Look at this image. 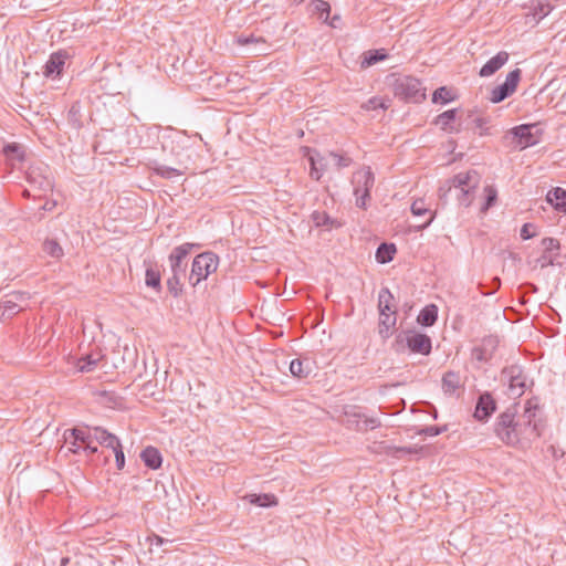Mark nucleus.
<instances>
[{"instance_id": "nucleus-12", "label": "nucleus", "mask_w": 566, "mask_h": 566, "mask_svg": "<svg viewBox=\"0 0 566 566\" xmlns=\"http://www.w3.org/2000/svg\"><path fill=\"white\" fill-rule=\"evenodd\" d=\"M541 245L543 248V252L536 260V263L541 269L558 264L556 260L559 255L560 242L555 238L546 237L542 239Z\"/></svg>"}, {"instance_id": "nucleus-33", "label": "nucleus", "mask_w": 566, "mask_h": 566, "mask_svg": "<svg viewBox=\"0 0 566 566\" xmlns=\"http://www.w3.org/2000/svg\"><path fill=\"white\" fill-rule=\"evenodd\" d=\"M387 56L388 54L385 49L368 50L363 54L360 66L361 69H367L380 61L386 60Z\"/></svg>"}, {"instance_id": "nucleus-38", "label": "nucleus", "mask_w": 566, "mask_h": 566, "mask_svg": "<svg viewBox=\"0 0 566 566\" xmlns=\"http://www.w3.org/2000/svg\"><path fill=\"white\" fill-rule=\"evenodd\" d=\"M98 401L108 408H118L122 406L123 398L114 391H98Z\"/></svg>"}, {"instance_id": "nucleus-44", "label": "nucleus", "mask_w": 566, "mask_h": 566, "mask_svg": "<svg viewBox=\"0 0 566 566\" xmlns=\"http://www.w3.org/2000/svg\"><path fill=\"white\" fill-rule=\"evenodd\" d=\"M475 190L476 189L463 188L453 191L455 192L459 205L468 208L473 202Z\"/></svg>"}, {"instance_id": "nucleus-28", "label": "nucleus", "mask_w": 566, "mask_h": 566, "mask_svg": "<svg viewBox=\"0 0 566 566\" xmlns=\"http://www.w3.org/2000/svg\"><path fill=\"white\" fill-rule=\"evenodd\" d=\"M552 9L553 7L551 6L548 0H532L527 17L532 15L534 21L538 23L546 15L549 14Z\"/></svg>"}, {"instance_id": "nucleus-20", "label": "nucleus", "mask_w": 566, "mask_h": 566, "mask_svg": "<svg viewBox=\"0 0 566 566\" xmlns=\"http://www.w3.org/2000/svg\"><path fill=\"white\" fill-rule=\"evenodd\" d=\"M410 209L416 217L429 214V218L423 223L416 226L417 231L427 229L436 218V211H431L426 200L422 198L416 199Z\"/></svg>"}, {"instance_id": "nucleus-32", "label": "nucleus", "mask_w": 566, "mask_h": 566, "mask_svg": "<svg viewBox=\"0 0 566 566\" xmlns=\"http://www.w3.org/2000/svg\"><path fill=\"white\" fill-rule=\"evenodd\" d=\"M245 500L252 505L260 507H272L276 506L279 501L274 494H248Z\"/></svg>"}, {"instance_id": "nucleus-43", "label": "nucleus", "mask_w": 566, "mask_h": 566, "mask_svg": "<svg viewBox=\"0 0 566 566\" xmlns=\"http://www.w3.org/2000/svg\"><path fill=\"white\" fill-rule=\"evenodd\" d=\"M485 201L481 207V212L486 213L490 208H492L497 201V190L494 186H486L484 188Z\"/></svg>"}, {"instance_id": "nucleus-42", "label": "nucleus", "mask_w": 566, "mask_h": 566, "mask_svg": "<svg viewBox=\"0 0 566 566\" xmlns=\"http://www.w3.org/2000/svg\"><path fill=\"white\" fill-rule=\"evenodd\" d=\"M316 155L318 158H316L315 156H310V164H311L310 176L314 180H319L323 175V171L325 170L326 165L323 163L324 158L319 157V154H317V153H316Z\"/></svg>"}, {"instance_id": "nucleus-48", "label": "nucleus", "mask_w": 566, "mask_h": 566, "mask_svg": "<svg viewBox=\"0 0 566 566\" xmlns=\"http://www.w3.org/2000/svg\"><path fill=\"white\" fill-rule=\"evenodd\" d=\"M312 6L315 12L319 13V17L324 18V21L327 22L328 15L331 13V6L325 0H313Z\"/></svg>"}, {"instance_id": "nucleus-15", "label": "nucleus", "mask_w": 566, "mask_h": 566, "mask_svg": "<svg viewBox=\"0 0 566 566\" xmlns=\"http://www.w3.org/2000/svg\"><path fill=\"white\" fill-rule=\"evenodd\" d=\"M66 59L67 53L63 50L52 53L43 66V75L52 80L60 77Z\"/></svg>"}, {"instance_id": "nucleus-56", "label": "nucleus", "mask_w": 566, "mask_h": 566, "mask_svg": "<svg viewBox=\"0 0 566 566\" xmlns=\"http://www.w3.org/2000/svg\"><path fill=\"white\" fill-rule=\"evenodd\" d=\"M78 116H80V105L78 103H74L70 109H69V119L71 122H78Z\"/></svg>"}, {"instance_id": "nucleus-63", "label": "nucleus", "mask_w": 566, "mask_h": 566, "mask_svg": "<svg viewBox=\"0 0 566 566\" xmlns=\"http://www.w3.org/2000/svg\"><path fill=\"white\" fill-rule=\"evenodd\" d=\"M254 53H255L256 55H261V54H263V52H262L261 50H255V52H254Z\"/></svg>"}, {"instance_id": "nucleus-1", "label": "nucleus", "mask_w": 566, "mask_h": 566, "mask_svg": "<svg viewBox=\"0 0 566 566\" xmlns=\"http://www.w3.org/2000/svg\"><path fill=\"white\" fill-rule=\"evenodd\" d=\"M538 406L533 400H527L524 412L517 416V429L520 446L530 444L542 436L544 422L537 418Z\"/></svg>"}, {"instance_id": "nucleus-62", "label": "nucleus", "mask_w": 566, "mask_h": 566, "mask_svg": "<svg viewBox=\"0 0 566 566\" xmlns=\"http://www.w3.org/2000/svg\"><path fill=\"white\" fill-rule=\"evenodd\" d=\"M431 407L433 409L432 416H433L434 419H437L438 418V411H437V409L433 406H431Z\"/></svg>"}, {"instance_id": "nucleus-7", "label": "nucleus", "mask_w": 566, "mask_h": 566, "mask_svg": "<svg viewBox=\"0 0 566 566\" xmlns=\"http://www.w3.org/2000/svg\"><path fill=\"white\" fill-rule=\"evenodd\" d=\"M375 184V176L370 167H364L354 172L353 185L356 205L359 208H366V201L370 199V190Z\"/></svg>"}, {"instance_id": "nucleus-35", "label": "nucleus", "mask_w": 566, "mask_h": 566, "mask_svg": "<svg viewBox=\"0 0 566 566\" xmlns=\"http://www.w3.org/2000/svg\"><path fill=\"white\" fill-rule=\"evenodd\" d=\"M101 359V355L97 354H87L78 358L76 367L81 373H90L95 369L98 361Z\"/></svg>"}, {"instance_id": "nucleus-59", "label": "nucleus", "mask_w": 566, "mask_h": 566, "mask_svg": "<svg viewBox=\"0 0 566 566\" xmlns=\"http://www.w3.org/2000/svg\"><path fill=\"white\" fill-rule=\"evenodd\" d=\"M70 562V557H62L61 558V566H66Z\"/></svg>"}, {"instance_id": "nucleus-25", "label": "nucleus", "mask_w": 566, "mask_h": 566, "mask_svg": "<svg viewBox=\"0 0 566 566\" xmlns=\"http://www.w3.org/2000/svg\"><path fill=\"white\" fill-rule=\"evenodd\" d=\"M495 344L496 342L493 337L483 339L481 345L473 347L472 357L478 361H488L493 355Z\"/></svg>"}, {"instance_id": "nucleus-30", "label": "nucleus", "mask_w": 566, "mask_h": 566, "mask_svg": "<svg viewBox=\"0 0 566 566\" xmlns=\"http://www.w3.org/2000/svg\"><path fill=\"white\" fill-rule=\"evenodd\" d=\"M438 319V306L436 304L426 305L417 317V323L424 327L434 325Z\"/></svg>"}, {"instance_id": "nucleus-21", "label": "nucleus", "mask_w": 566, "mask_h": 566, "mask_svg": "<svg viewBox=\"0 0 566 566\" xmlns=\"http://www.w3.org/2000/svg\"><path fill=\"white\" fill-rule=\"evenodd\" d=\"M509 61V53L505 51L499 52L495 56L491 57L480 70L481 77H489L496 73Z\"/></svg>"}, {"instance_id": "nucleus-10", "label": "nucleus", "mask_w": 566, "mask_h": 566, "mask_svg": "<svg viewBox=\"0 0 566 566\" xmlns=\"http://www.w3.org/2000/svg\"><path fill=\"white\" fill-rule=\"evenodd\" d=\"M522 71L520 69H515L511 71L504 81L503 84L497 85L491 92V102L500 103L505 98L510 97L515 91L521 81Z\"/></svg>"}, {"instance_id": "nucleus-16", "label": "nucleus", "mask_w": 566, "mask_h": 566, "mask_svg": "<svg viewBox=\"0 0 566 566\" xmlns=\"http://www.w3.org/2000/svg\"><path fill=\"white\" fill-rule=\"evenodd\" d=\"M496 409V402L492 395L484 392L478 398L474 417L479 421H486Z\"/></svg>"}, {"instance_id": "nucleus-57", "label": "nucleus", "mask_w": 566, "mask_h": 566, "mask_svg": "<svg viewBox=\"0 0 566 566\" xmlns=\"http://www.w3.org/2000/svg\"><path fill=\"white\" fill-rule=\"evenodd\" d=\"M365 424H366V429H368V428L375 429L380 424V422H379V420H377L375 418H370V419L365 420Z\"/></svg>"}, {"instance_id": "nucleus-60", "label": "nucleus", "mask_w": 566, "mask_h": 566, "mask_svg": "<svg viewBox=\"0 0 566 566\" xmlns=\"http://www.w3.org/2000/svg\"><path fill=\"white\" fill-rule=\"evenodd\" d=\"M23 197L25 198H30L31 193H30V190L29 189H24L23 192H22Z\"/></svg>"}, {"instance_id": "nucleus-24", "label": "nucleus", "mask_w": 566, "mask_h": 566, "mask_svg": "<svg viewBox=\"0 0 566 566\" xmlns=\"http://www.w3.org/2000/svg\"><path fill=\"white\" fill-rule=\"evenodd\" d=\"M546 201L558 212L566 214V190L560 187L551 189L546 195Z\"/></svg>"}, {"instance_id": "nucleus-4", "label": "nucleus", "mask_w": 566, "mask_h": 566, "mask_svg": "<svg viewBox=\"0 0 566 566\" xmlns=\"http://www.w3.org/2000/svg\"><path fill=\"white\" fill-rule=\"evenodd\" d=\"M28 184L34 189L48 192L53 189V175L48 164L32 160L25 171Z\"/></svg>"}, {"instance_id": "nucleus-3", "label": "nucleus", "mask_w": 566, "mask_h": 566, "mask_svg": "<svg viewBox=\"0 0 566 566\" xmlns=\"http://www.w3.org/2000/svg\"><path fill=\"white\" fill-rule=\"evenodd\" d=\"M493 431L501 442L509 447L520 446L515 408H507L496 417Z\"/></svg>"}, {"instance_id": "nucleus-31", "label": "nucleus", "mask_w": 566, "mask_h": 566, "mask_svg": "<svg viewBox=\"0 0 566 566\" xmlns=\"http://www.w3.org/2000/svg\"><path fill=\"white\" fill-rule=\"evenodd\" d=\"M90 430L93 434L94 440L97 443L105 446L106 448H111L119 440L115 434L108 432L106 429L102 427H90Z\"/></svg>"}, {"instance_id": "nucleus-14", "label": "nucleus", "mask_w": 566, "mask_h": 566, "mask_svg": "<svg viewBox=\"0 0 566 566\" xmlns=\"http://www.w3.org/2000/svg\"><path fill=\"white\" fill-rule=\"evenodd\" d=\"M406 343L410 352L421 354V355H429L431 353L432 343L431 338L422 333L418 332H407L406 333Z\"/></svg>"}, {"instance_id": "nucleus-47", "label": "nucleus", "mask_w": 566, "mask_h": 566, "mask_svg": "<svg viewBox=\"0 0 566 566\" xmlns=\"http://www.w3.org/2000/svg\"><path fill=\"white\" fill-rule=\"evenodd\" d=\"M423 451V447H397L392 455L396 459H403L407 455L419 454Z\"/></svg>"}, {"instance_id": "nucleus-52", "label": "nucleus", "mask_w": 566, "mask_h": 566, "mask_svg": "<svg viewBox=\"0 0 566 566\" xmlns=\"http://www.w3.org/2000/svg\"><path fill=\"white\" fill-rule=\"evenodd\" d=\"M238 43L241 45H249V44H265V40L262 36H255L254 34L250 35H240L238 38Z\"/></svg>"}, {"instance_id": "nucleus-18", "label": "nucleus", "mask_w": 566, "mask_h": 566, "mask_svg": "<svg viewBox=\"0 0 566 566\" xmlns=\"http://www.w3.org/2000/svg\"><path fill=\"white\" fill-rule=\"evenodd\" d=\"M442 391L448 396L460 395L463 388V381L459 373L449 370L443 374L441 380Z\"/></svg>"}, {"instance_id": "nucleus-2", "label": "nucleus", "mask_w": 566, "mask_h": 566, "mask_svg": "<svg viewBox=\"0 0 566 566\" xmlns=\"http://www.w3.org/2000/svg\"><path fill=\"white\" fill-rule=\"evenodd\" d=\"M195 247L198 245L193 243H184L176 247L169 254L168 259L171 276L167 280V289L175 297H178L182 292L181 277H184L186 273V264H184V261Z\"/></svg>"}, {"instance_id": "nucleus-6", "label": "nucleus", "mask_w": 566, "mask_h": 566, "mask_svg": "<svg viewBox=\"0 0 566 566\" xmlns=\"http://www.w3.org/2000/svg\"><path fill=\"white\" fill-rule=\"evenodd\" d=\"M219 265V256L213 252H203L198 254L191 266L189 281L192 285H197L201 280L213 273Z\"/></svg>"}, {"instance_id": "nucleus-9", "label": "nucleus", "mask_w": 566, "mask_h": 566, "mask_svg": "<svg viewBox=\"0 0 566 566\" xmlns=\"http://www.w3.org/2000/svg\"><path fill=\"white\" fill-rule=\"evenodd\" d=\"M29 296L25 292H11L0 300V322H6L23 311Z\"/></svg>"}, {"instance_id": "nucleus-26", "label": "nucleus", "mask_w": 566, "mask_h": 566, "mask_svg": "<svg viewBox=\"0 0 566 566\" xmlns=\"http://www.w3.org/2000/svg\"><path fill=\"white\" fill-rule=\"evenodd\" d=\"M379 314H389L391 312H397L395 305V297L388 287H381L378 293V304H377Z\"/></svg>"}, {"instance_id": "nucleus-29", "label": "nucleus", "mask_w": 566, "mask_h": 566, "mask_svg": "<svg viewBox=\"0 0 566 566\" xmlns=\"http://www.w3.org/2000/svg\"><path fill=\"white\" fill-rule=\"evenodd\" d=\"M140 458L145 465L151 470H157L161 467L163 457L155 447L149 446L145 448L140 453Z\"/></svg>"}, {"instance_id": "nucleus-58", "label": "nucleus", "mask_w": 566, "mask_h": 566, "mask_svg": "<svg viewBox=\"0 0 566 566\" xmlns=\"http://www.w3.org/2000/svg\"><path fill=\"white\" fill-rule=\"evenodd\" d=\"M340 20L339 15H334L331 21L327 20L328 24L333 28H336V22Z\"/></svg>"}, {"instance_id": "nucleus-5", "label": "nucleus", "mask_w": 566, "mask_h": 566, "mask_svg": "<svg viewBox=\"0 0 566 566\" xmlns=\"http://www.w3.org/2000/svg\"><path fill=\"white\" fill-rule=\"evenodd\" d=\"M424 87L421 82L410 75L399 76L394 85L395 96L412 103L422 102L426 98Z\"/></svg>"}, {"instance_id": "nucleus-51", "label": "nucleus", "mask_w": 566, "mask_h": 566, "mask_svg": "<svg viewBox=\"0 0 566 566\" xmlns=\"http://www.w3.org/2000/svg\"><path fill=\"white\" fill-rule=\"evenodd\" d=\"M447 430V426H427L418 431V434H424L429 437H436Z\"/></svg>"}, {"instance_id": "nucleus-39", "label": "nucleus", "mask_w": 566, "mask_h": 566, "mask_svg": "<svg viewBox=\"0 0 566 566\" xmlns=\"http://www.w3.org/2000/svg\"><path fill=\"white\" fill-rule=\"evenodd\" d=\"M151 170L155 175L165 179H172L175 177H180L184 175V171L180 169L172 168L166 165H160L158 163L154 164Z\"/></svg>"}, {"instance_id": "nucleus-36", "label": "nucleus", "mask_w": 566, "mask_h": 566, "mask_svg": "<svg viewBox=\"0 0 566 566\" xmlns=\"http://www.w3.org/2000/svg\"><path fill=\"white\" fill-rule=\"evenodd\" d=\"M42 250L49 256L61 260L64 255V250L55 239L48 238L42 244Z\"/></svg>"}, {"instance_id": "nucleus-46", "label": "nucleus", "mask_w": 566, "mask_h": 566, "mask_svg": "<svg viewBox=\"0 0 566 566\" xmlns=\"http://www.w3.org/2000/svg\"><path fill=\"white\" fill-rule=\"evenodd\" d=\"M453 101V96H452V93L451 91L446 87V86H441L439 88H437L433 94H432V102L433 103H442V104H447L449 102Z\"/></svg>"}, {"instance_id": "nucleus-34", "label": "nucleus", "mask_w": 566, "mask_h": 566, "mask_svg": "<svg viewBox=\"0 0 566 566\" xmlns=\"http://www.w3.org/2000/svg\"><path fill=\"white\" fill-rule=\"evenodd\" d=\"M397 252L394 243L382 242L376 250V260L378 263L385 264L394 260Z\"/></svg>"}, {"instance_id": "nucleus-8", "label": "nucleus", "mask_w": 566, "mask_h": 566, "mask_svg": "<svg viewBox=\"0 0 566 566\" xmlns=\"http://www.w3.org/2000/svg\"><path fill=\"white\" fill-rule=\"evenodd\" d=\"M502 381L509 386V395L514 398L521 397L526 389V376L518 365L504 367L501 373Z\"/></svg>"}, {"instance_id": "nucleus-40", "label": "nucleus", "mask_w": 566, "mask_h": 566, "mask_svg": "<svg viewBox=\"0 0 566 566\" xmlns=\"http://www.w3.org/2000/svg\"><path fill=\"white\" fill-rule=\"evenodd\" d=\"M80 430L83 431V452L86 457L93 455L98 452V449L96 446H94V442H96L93 438V434L90 430L88 426L80 427Z\"/></svg>"}, {"instance_id": "nucleus-54", "label": "nucleus", "mask_w": 566, "mask_h": 566, "mask_svg": "<svg viewBox=\"0 0 566 566\" xmlns=\"http://www.w3.org/2000/svg\"><path fill=\"white\" fill-rule=\"evenodd\" d=\"M534 228L535 227L532 223H524L520 232L521 238L523 240H528L535 237V232L533 231Z\"/></svg>"}, {"instance_id": "nucleus-27", "label": "nucleus", "mask_w": 566, "mask_h": 566, "mask_svg": "<svg viewBox=\"0 0 566 566\" xmlns=\"http://www.w3.org/2000/svg\"><path fill=\"white\" fill-rule=\"evenodd\" d=\"M311 219L316 228H324L326 230L337 229L342 227V223L333 219L327 212L325 211H313L311 214Z\"/></svg>"}, {"instance_id": "nucleus-22", "label": "nucleus", "mask_w": 566, "mask_h": 566, "mask_svg": "<svg viewBox=\"0 0 566 566\" xmlns=\"http://www.w3.org/2000/svg\"><path fill=\"white\" fill-rule=\"evenodd\" d=\"M396 323L397 312L379 314L378 335L382 340H387L394 334Z\"/></svg>"}, {"instance_id": "nucleus-37", "label": "nucleus", "mask_w": 566, "mask_h": 566, "mask_svg": "<svg viewBox=\"0 0 566 566\" xmlns=\"http://www.w3.org/2000/svg\"><path fill=\"white\" fill-rule=\"evenodd\" d=\"M145 283L148 287H151L159 292L161 290V276L157 268L153 264L148 265L145 272Z\"/></svg>"}, {"instance_id": "nucleus-13", "label": "nucleus", "mask_w": 566, "mask_h": 566, "mask_svg": "<svg viewBox=\"0 0 566 566\" xmlns=\"http://www.w3.org/2000/svg\"><path fill=\"white\" fill-rule=\"evenodd\" d=\"M538 130L536 125H520L512 128L511 134L516 138V143L521 149H524L539 142V138L536 136Z\"/></svg>"}, {"instance_id": "nucleus-17", "label": "nucleus", "mask_w": 566, "mask_h": 566, "mask_svg": "<svg viewBox=\"0 0 566 566\" xmlns=\"http://www.w3.org/2000/svg\"><path fill=\"white\" fill-rule=\"evenodd\" d=\"M2 154L12 168L22 164L27 157L25 147L19 143H8L3 146Z\"/></svg>"}, {"instance_id": "nucleus-53", "label": "nucleus", "mask_w": 566, "mask_h": 566, "mask_svg": "<svg viewBox=\"0 0 566 566\" xmlns=\"http://www.w3.org/2000/svg\"><path fill=\"white\" fill-rule=\"evenodd\" d=\"M475 127L480 129L479 134L481 136L489 135V119L486 117H476L473 119Z\"/></svg>"}, {"instance_id": "nucleus-61", "label": "nucleus", "mask_w": 566, "mask_h": 566, "mask_svg": "<svg viewBox=\"0 0 566 566\" xmlns=\"http://www.w3.org/2000/svg\"><path fill=\"white\" fill-rule=\"evenodd\" d=\"M43 210H51L52 207L49 206V202H46L43 207H42Z\"/></svg>"}, {"instance_id": "nucleus-50", "label": "nucleus", "mask_w": 566, "mask_h": 566, "mask_svg": "<svg viewBox=\"0 0 566 566\" xmlns=\"http://www.w3.org/2000/svg\"><path fill=\"white\" fill-rule=\"evenodd\" d=\"M501 286V279L499 276H494L492 280H491V283L489 286H486L485 284L483 283H480L479 284V290L480 292L483 294V295H491L493 294L495 291H497Z\"/></svg>"}, {"instance_id": "nucleus-55", "label": "nucleus", "mask_w": 566, "mask_h": 566, "mask_svg": "<svg viewBox=\"0 0 566 566\" xmlns=\"http://www.w3.org/2000/svg\"><path fill=\"white\" fill-rule=\"evenodd\" d=\"M387 107H388V105L381 98H377V97H371L366 104L367 109H376V108L386 109Z\"/></svg>"}, {"instance_id": "nucleus-19", "label": "nucleus", "mask_w": 566, "mask_h": 566, "mask_svg": "<svg viewBox=\"0 0 566 566\" xmlns=\"http://www.w3.org/2000/svg\"><path fill=\"white\" fill-rule=\"evenodd\" d=\"M83 431L80 430V427L66 429L63 433V439L67 452L78 454L83 451Z\"/></svg>"}, {"instance_id": "nucleus-11", "label": "nucleus", "mask_w": 566, "mask_h": 566, "mask_svg": "<svg viewBox=\"0 0 566 566\" xmlns=\"http://www.w3.org/2000/svg\"><path fill=\"white\" fill-rule=\"evenodd\" d=\"M480 184V176L475 170L461 171L453 176L450 180V186L447 191L441 187L439 191L441 192L440 198L442 199L447 192H451L452 190L469 188V189H478Z\"/></svg>"}, {"instance_id": "nucleus-45", "label": "nucleus", "mask_w": 566, "mask_h": 566, "mask_svg": "<svg viewBox=\"0 0 566 566\" xmlns=\"http://www.w3.org/2000/svg\"><path fill=\"white\" fill-rule=\"evenodd\" d=\"M328 157L333 159L334 166L337 170L346 168L353 163L352 158L346 154L329 151Z\"/></svg>"}, {"instance_id": "nucleus-41", "label": "nucleus", "mask_w": 566, "mask_h": 566, "mask_svg": "<svg viewBox=\"0 0 566 566\" xmlns=\"http://www.w3.org/2000/svg\"><path fill=\"white\" fill-rule=\"evenodd\" d=\"M290 371L296 378H306L311 374V367L308 363L304 365V361L295 358L290 364Z\"/></svg>"}, {"instance_id": "nucleus-49", "label": "nucleus", "mask_w": 566, "mask_h": 566, "mask_svg": "<svg viewBox=\"0 0 566 566\" xmlns=\"http://www.w3.org/2000/svg\"><path fill=\"white\" fill-rule=\"evenodd\" d=\"M109 449L114 452L117 470H123L125 467V454L120 441L118 440Z\"/></svg>"}, {"instance_id": "nucleus-23", "label": "nucleus", "mask_w": 566, "mask_h": 566, "mask_svg": "<svg viewBox=\"0 0 566 566\" xmlns=\"http://www.w3.org/2000/svg\"><path fill=\"white\" fill-rule=\"evenodd\" d=\"M458 109L452 108L448 109L440 115H438L434 119V124L438 125L442 130L448 133H459L460 127L454 125L455 119L458 117Z\"/></svg>"}]
</instances>
